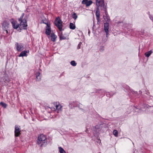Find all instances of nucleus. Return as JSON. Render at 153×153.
<instances>
[{"label": "nucleus", "mask_w": 153, "mask_h": 153, "mask_svg": "<svg viewBox=\"0 0 153 153\" xmlns=\"http://www.w3.org/2000/svg\"><path fill=\"white\" fill-rule=\"evenodd\" d=\"M25 14L23 13L19 19L18 20L19 24L17 22L15 21L13 19H11L10 21L13 28L15 29H17L18 30L20 31V28H23L24 29H26L27 26L26 19L25 18H23Z\"/></svg>", "instance_id": "nucleus-1"}, {"label": "nucleus", "mask_w": 153, "mask_h": 153, "mask_svg": "<svg viewBox=\"0 0 153 153\" xmlns=\"http://www.w3.org/2000/svg\"><path fill=\"white\" fill-rule=\"evenodd\" d=\"M38 145L40 147L45 146L47 144V138L43 134H41L38 137L37 140Z\"/></svg>", "instance_id": "nucleus-2"}, {"label": "nucleus", "mask_w": 153, "mask_h": 153, "mask_svg": "<svg viewBox=\"0 0 153 153\" xmlns=\"http://www.w3.org/2000/svg\"><path fill=\"white\" fill-rule=\"evenodd\" d=\"M96 5L97 8H99L102 10L105 8L106 6L104 4V0H96Z\"/></svg>", "instance_id": "nucleus-3"}, {"label": "nucleus", "mask_w": 153, "mask_h": 153, "mask_svg": "<svg viewBox=\"0 0 153 153\" xmlns=\"http://www.w3.org/2000/svg\"><path fill=\"white\" fill-rule=\"evenodd\" d=\"M55 25L57 27L60 31L62 30V25L61 19L58 17L57 18L55 22Z\"/></svg>", "instance_id": "nucleus-4"}, {"label": "nucleus", "mask_w": 153, "mask_h": 153, "mask_svg": "<svg viewBox=\"0 0 153 153\" xmlns=\"http://www.w3.org/2000/svg\"><path fill=\"white\" fill-rule=\"evenodd\" d=\"M9 27V24L8 22L6 21H4L3 23L2 28L4 30V33H5L7 34L8 33L7 30Z\"/></svg>", "instance_id": "nucleus-5"}, {"label": "nucleus", "mask_w": 153, "mask_h": 153, "mask_svg": "<svg viewBox=\"0 0 153 153\" xmlns=\"http://www.w3.org/2000/svg\"><path fill=\"white\" fill-rule=\"evenodd\" d=\"M21 130L19 126L16 125L15 128V137H17L19 136L21 134Z\"/></svg>", "instance_id": "nucleus-6"}, {"label": "nucleus", "mask_w": 153, "mask_h": 153, "mask_svg": "<svg viewBox=\"0 0 153 153\" xmlns=\"http://www.w3.org/2000/svg\"><path fill=\"white\" fill-rule=\"evenodd\" d=\"M16 49L19 51H20L24 49V45L22 44H19L16 43Z\"/></svg>", "instance_id": "nucleus-7"}, {"label": "nucleus", "mask_w": 153, "mask_h": 153, "mask_svg": "<svg viewBox=\"0 0 153 153\" xmlns=\"http://www.w3.org/2000/svg\"><path fill=\"white\" fill-rule=\"evenodd\" d=\"M47 24V27L46 28L45 33L47 35H49L51 33V29L48 23Z\"/></svg>", "instance_id": "nucleus-8"}, {"label": "nucleus", "mask_w": 153, "mask_h": 153, "mask_svg": "<svg viewBox=\"0 0 153 153\" xmlns=\"http://www.w3.org/2000/svg\"><path fill=\"white\" fill-rule=\"evenodd\" d=\"M53 104L55 106L56 110H58V111H61L62 107L61 105H59V102H54Z\"/></svg>", "instance_id": "nucleus-9"}, {"label": "nucleus", "mask_w": 153, "mask_h": 153, "mask_svg": "<svg viewBox=\"0 0 153 153\" xmlns=\"http://www.w3.org/2000/svg\"><path fill=\"white\" fill-rule=\"evenodd\" d=\"M109 29V24L108 22L104 23V30L106 33V35L108 34Z\"/></svg>", "instance_id": "nucleus-10"}, {"label": "nucleus", "mask_w": 153, "mask_h": 153, "mask_svg": "<svg viewBox=\"0 0 153 153\" xmlns=\"http://www.w3.org/2000/svg\"><path fill=\"white\" fill-rule=\"evenodd\" d=\"M29 52V51H25L22 52L20 54L19 56H27V53Z\"/></svg>", "instance_id": "nucleus-11"}, {"label": "nucleus", "mask_w": 153, "mask_h": 153, "mask_svg": "<svg viewBox=\"0 0 153 153\" xmlns=\"http://www.w3.org/2000/svg\"><path fill=\"white\" fill-rule=\"evenodd\" d=\"M51 40L53 42H55L57 38V36L54 33H52L51 34Z\"/></svg>", "instance_id": "nucleus-12"}, {"label": "nucleus", "mask_w": 153, "mask_h": 153, "mask_svg": "<svg viewBox=\"0 0 153 153\" xmlns=\"http://www.w3.org/2000/svg\"><path fill=\"white\" fill-rule=\"evenodd\" d=\"M99 9V8H97V10L96 12V16L97 19V20H98L100 16V12Z\"/></svg>", "instance_id": "nucleus-13"}, {"label": "nucleus", "mask_w": 153, "mask_h": 153, "mask_svg": "<svg viewBox=\"0 0 153 153\" xmlns=\"http://www.w3.org/2000/svg\"><path fill=\"white\" fill-rule=\"evenodd\" d=\"M93 2L91 0H89V1H86L84 2V4L86 5V7H88Z\"/></svg>", "instance_id": "nucleus-14"}, {"label": "nucleus", "mask_w": 153, "mask_h": 153, "mask_svg": "<svg viewBox=\"0 0 153 153\" xmlns=\"http://www.w3.org/2000/svg\"><path fill=\"white\" fill-rule=\"evenodd\" d=\"M103 18L105 20V21H106V22H108L110 20L109 17L108 16H103Z\"/></svg>", "instance_id": "nucleus-15"}, {"label": "nucleus", "mask_w": 153, "mask_h": 153, "mask_svg": "<svg viewBox=\"0 0 153 153\" xmlns=\"http://www.w3.org/2000/svg\"><path fill=\"white\" fill-rule=\"evenodd\" d=\"M76 28L75 25L72 23L70 24V28L72 30H74Z\"/></svg>", "instance_id": "nucleus-16"}, {"label": "nucleus", "mask_w": 153, "mask_h": 153, "mask_svg": "<svg viewBox=\"0 0 153 153\" xmlns=\"http://www.w3.org/2000/svg\"><path fill=\"white\" fill-rule=\"evenodd\" d=\"M152 52V51L151 50L148 52L145 53V55L146 56L149 57Z\"/></svg>", "instance_id": "nucleus-17"}, {"label": "nucleus", "mask_w": 153, "mask_h": 153, "mask_svg": "<svg viewBox=\"0 0 153 153\" xmlns=\"http://www.w3.org/2000/svg\"><path fill=\"white\" fill-rule=\"evenodd\" d=\"M59 152H60V153H64L65 152L63 148H62L61 147H59Z\"/></svg>", "instance_id": "nucleus-18"}, {"label": "nucleus", "mask_w": 153, "mask_h": 153, "mask_svg": "<svg viewBox=\"0 0 153 153\" xmlns=\"http://www.w3.org/2000/svg\"><path fill=\"white\" fill-rule=\"evenodd\" d=\"M0 104L2 106L4 107V108H6L7 106V104L3 102H0Z\"/></svg>", "instance_id": "nucleus-19"}, {"label": "nucleus", "mask_w": 153, "mask_h": 153, "mask_svg": "<svg viewBox=\"0 0 153 153\" xmlns=\"http://www.w3.org/2000/svg\"><path fill=\"white\" fill-rule=\"evenodd\" d=\"M114 135L116 137H117L118 136V131L116 130H114L113 132Z\"/></svg>", "instance_id": "nucleus-20"}, {"label": "nucleus", "mask_w": 153, "mask_h": 153, "mask_svg": "<svg viewBox=\"0 0 153 153\" xmlns=\"http://www.w3.org/2000/svg\"><path fill=\"white\" fill-rule=\"evenodd\" d=\"M72 18L76 20L77 18V16L75 13H74L72 15Z\"/></svg>", "instance_id": "nucleus-21"}, {"label": "nucleus", "mask_w": 153, "mask_h": 153, "mask_svg": "<svg viewBox=\"0 0 153 153\" xmlns=\"http://www.w3.org/2000/svg\"><path fill=\"white\" fill-rule=\"evenodd\" d=\"M71 65L73 66H75L76 65V63L74 61H72L71 62Z\"/></svg>", "instance_id": "nucleus-22"}, {"label": "nucleus", "mask_w": 153, "mask_h": 153, "mask_svg": "<svg viewBox=\"0 0 153 153\" xmlns=\"http://www.w3.org/2000/svg\"><path fill=\"white\" fill-rule=\"evenodd\" d=\"M66 39V38L64 37L62 34L60 36V40L65 39Z\"/></svg>", "instance_id": "nucleus-23"}, {"label": "nucleus", "mask_w": 153, "mask_h": 153, "mask_svg": "<svg viewBox=\"0 0 153 153\" xmlns=\"http://www.w3.org/2000/svg\"><path fill=\"white\" fill-rule=\"evenodd\" d=\"M41 78L40 76H36V79L37 81H39L41 80Z\"/></svg>", "instance_id": "nucleus-24"}, {"label": "nucleus", "mask_w": 153, "mask_h": 153, "mask_svg": "<svg viewBox=\"0 0 153 153\" xmlns=\"http://www.w3.org/2000/svg\"><path fill=\"white\" fill-rule=\"evenodd\" d=\"M103 10H104L105 11V16H108L107 12L106 11V7H105V8H104Z\"/></svg>", "instance_id": "nucleus-25"}, {"label": "nucleus", "mask_w": 153, "mask_h": 153, "mask_svg": "<svg viewBox=\"0 0 153 153\" xmlns=\"http://www.w3.org/2000/svg\"><path fill=\"white\" fill-rule=\"evenodd\" d=\"M82 44V43L81 42H80L78 45L77 46V48L78 49H79L80 48V47Z\"/></svg>", "instance_id": "nucleus-26"}, {"label": "nucleus", "mask_w": 153, "mask_h": 153, "mask_svg": "<svg viewBox=\"0 0 153 153\" xmlns=\"http://www.w3.org/2000/svg\"><path fill=\"white\" fill-rule=\"evenodd\" d=\"M40 73H39V72H37L36 74V76H40Z\"/></svg>", "instance_id": "nucleus-27"}, {"label": "nucleus", "mask_w": 153, "mask_h": 153, "mask_svg": "<svg viewBox=\"0 0 153 153\" xmlns=\"http://www.w3.org/2000/svg\"><path fill=\"white\" fill-rule=\"evenodd\" d=\"M87 0H83L82 1V4H84V2L86 1H87Z\"/></svg>", "instance_id": "nucleus-28"}, {"label": "nucleus", "mask_w": 153, "mask_h": 153, "mask_svg": "<svg viewBox=\"0 0 153 153\" xmlns=\"http://www.w3.org/2000/svg\"><path fill=\"white\" fill-rule=\"evenodd\" d=\"M53 109L54 110H55V108H53Z\"/></svg>", "instance_id": "nucleus-29"}, {"label": "nucleus", "mask_w": 153, "mask_h": 153, "mask_svg": "<svg viewBox=\"0 0 153 153\" xmlns=\"http://www.w3.org/2000/svg\"><path fill=\"white\" fill-rule=\"evenodd\" d=\"M66 153V152L65 153Z\"/></svg>", "instance_id": "nucleus-30"}]
</instances>
